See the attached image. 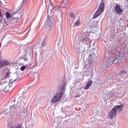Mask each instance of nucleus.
<instances>
[{
    "mask_svg": "<svg viewBox=\"0 0 128 128\" xmlns=\"http://www.w3.org/2000/svg\"><path fill=\"white\" fill-rule=\"evenodd\" d=\"M124 58H128V53L127 51H124V52H117V53L111 58L110 61L104 62L101 65V70H104L106 68H108L112 64H118V60Z\"/></svg>",
    "mask_w": 128,
    "mask_h": 128,
    "instance_id": "nucleus-1",
    "label": "nucleus"
},
{
    "mask_svg": "<svg viewBox=\"0 0 128 128\" xmlns=\"http://www.w3.org/2000/svg\"><path fill=\"white\" fill-rule=\"evenodd\" d=\"M26 92H28L26 91L23 92L22 96H18V99L16 100V104L11 106L9 109L4 110L2 112L3 114L12 116H14V113L16 112L18 110H20V108L22 106V104H24V101L22 100L23 99L24 100V96H26Z\"/></svg>",
    "mask_w": 128,
    "mask_h": 128,
    "instance_id": "nucleus-2",
    "label": "nucleus"
},
{
    "mask_svg": "<svg viewBox=\"0 0 128 128\" xmlns=\"http://www.w3.org/2000/svg\"><path fill=\"white\" fill-rule=\"evenodd\" d=\"M65 86H64V84H62L58 88V90L60 93L57 94L53 97L51 100L52 104H56V102H58L62 100V94H64V92Z\"/></svg>",
    "mask_w": 128,
    "mask_h": 128,
    "instance_id": "nucleus-3",
    "label": "nucleus"
},
{
    "mask_svg": "<svg viewBox=\"0 0 128 128\" xmlns=\"http://www.w3.org/2000/svg\"><path fill=\"white\" fill-rule=\"evenodd\" d=\"M104 10V2H102L100 4L99 8L94 15V18H96L98 16H100V14Z\"/></svg>",
    "mask_w": 128,
    "mask_h": 128,
    "instance_id": "nucleus-4",
    "label": "nucleus"
},
{
    "mask_svg": "<svg viewBox=\"0 0 128 128\" xmlns=\"http://www.w3.org/2000/svg\"><path fill=\"white\" fill-rule=\"evenodd\" d=\"M74 48L76 50L78 54H82V52H84V48H82V46H80V42H78L76 40H74Z\"/></svg>",
    "mask_w": 128,
    "mask_h": 128,
    "instance_id": "nucleus-5",
    "label": "nucleus"
},
{
    "mask_svg": "<svg viewBox=\"0 0 128 128\" xmlns=\"http://www.w3.org/2000/svg\"><path fill=\"white\" fill-rule=\"evenodd\" d=\"M10 66V62L8 60H0V68H2L4 66Z\"/></svg>",
    "mask_w": 128,
    "mask_h": 128,
    "instance_id": "nucleus-6",
    "label": "nucleus"
},
{
    "mask_svg": "<svg viewBox=\"0 0 128 128\" xmlns=\"http://www.w3.org/2000/svg\"><path fill=\"white\" fill-rule=\"evenodd\" d=\"M126 72H128V68L126 66L125 67V68H124V70H122L120 72V73H118V72L116 73L117 76L116 78H120V76H122V74H126Z\"/></svg>",
    "mask_w": 128,
    "mask_h": 128,
    "instance_id": "nucleus-7",
    "label": "nucleus"
},
{
    "mask_svg": "<svg viewBox=\"0 0 128 128\" xmlns=\"http://www.w3.org/2000/svg\"><path fill=\"white\" fill-rule=\"evenodd\" d=\"M109 116L110 118H114V116H116V111L114 108L109 112Z\"/></svg>",
    "mask_w": 128,
    "mask_h": 128,
    "instance_id": "nucleus-8",
    "label": "nucleus"
},
{
    "mask_svg": "<svg viewBox=\"0 0 128 128\" xmlns=\"http://www.w3.org/2000/svg\"><path fill=\"white\" fill-rule=\"evenodd\" d=\"M96 58V54H94V53L91 54L88 56V60L90 61V62H94V60Z\"/></svg>",
    "mask_w": 128,
    "mask_h": 128,
    "instance_id": "nucleus-9",
    "label": "nucleus"
},
{
    "mask_svg": "<svg viewBox=\"0 0 128 128\" xmlns=\"http://www.w3.org/2000/svg\"><path fill=\"white\" fill-rule=\"evenodd\" d=\"M114 108L116 112L118 110L119 112H120L122 110V108H124V104H122L120 106H116Z\"/></svg>",
    "mask_w": 128,
    "mask_h": 128,
    "instance_id": "nucleus-10",
    "label": "nucleus"
},
{
    "mask_svg": "<svg viewBox=\"0 0 128 128\" xmlns=\"http://www.w3.org/2000/svg\"><path fill=\"white\" fill-rule=\"evenodd\" d=\"M12 84H8L6 85V86L4 88V89L3 90L4 92H10V90H12Z\"/></svg>",
    "mask_w": 128,
    "mask_h": 128,
    "instance_id": "nucleus-11",
    "label": "nucleus"
},
{
    "mask_svg": "<svg viewBox=\"0 0 128 128\" xmlns=\"http://www.w3.org/2000/svg\"><path fill=\"white\" fill-rule=\"evenodd\" d=\"M115 10L117 14H122V9L120 8V5H116L115 7Z\"/></svg>",
    "mask_w": 128,
    "mask_h": 128,
    "instance_id": "nucleus-12",
    "label": "nucleus"
},
{
    "mask_svg": "<svg viewBox=\"0 0 128 128\" xmlns=\"http://www.w3.org/2000/svg\"><path fill=\"white\" fill-rule=\"evenodd\" d=\"M18 98V96H16L15 98H12L10 100V104H12V106H14L16 104V100H17Z\"/></svg>",
    "mask_w": 128,
    "mask_h": 128,
    "instance_id": "nucleus-13",
    "label": "nucleus"
},
{
    "mask_svg": "<svg viewBox=\"0 0 128 128\" xmlns=\"http://www.w3.org/2000/svg\"><path fill=\"white\" fill-rule=\"evenodd\" d=\"M92 80H89L85 86V90H88L90 86H92Z\"/></svg>",
    "mask_w": 128,
    "mask_h": 128,
    "instance_id": "nucleus-14",
    "label": "nucleus"
},
{
    "mask_svg": "<svg viewBox=\"0 0 128 128\" xmlns=\"http://www.w3.org/2000/svg\"><path fill=\"white\" fill-rule=\"evenodd\" d=\"M46 42L45 40H43L40 44H39V46L41 50H42L46 46Z\"/></svg>",
    "mask_w": 128,
    "mask_h": 128,
    "instance_id": "nucleus-15",
    "label": "nucleus"
},
{
    "mask_svg": "<svg viewBox=\"0 0 128 128\" xmlns=\"http://www.w3.org/2000/svg\"><path fill=\"white\" fill-rule=\"evenodd\" d=\"M46 24H48V26L52 24V18L50 17H48Z\"/></svg>",
    "mask_w": 128,
    "mask_h": 128,
    "instance_id": "nucleus-16",
    "label": "nucleus"
},
{
    "mask_svg": "<svg viewBox=\"0 0 128 128\" xmlns=\"http://www.w3.org/2000/svg\"><path fill=\"white\" fill-rule=\"evenodd\" d=\"M12 82H8V81H3L2 82V84L3 86H6H6L8 84H12Z\"/></svg>",
    "mask_w": 128,
    "mask_h": 128,
    "instance_id": "nucleus-17",
    "label": "nucleus"
},
{
    "mask_svg": "<svg viewBox=\"0 0 128 128\" xmlns=\"http://www.w3.org/2000/svg\"><path fill=\"white\" fill-rule=\"evenodd\" d=\"M92 44V40L90 38L86 37V44Z\"/></svg>",
    "mask_w": 128,
    "mask_h": 128,
    "instance_id": "nucleus-18",
    "label": "nucleus"
},
{
    "mask_svg": "<svg viewBox=\"0 0 128 128\" xmlns=\"http://www.w3.org/2000/svg\"><path fill=\"white\" fill-rule=\"evenodd\" d=\"M86 38H82L80 40V42H82V44H86Z\"/></svg>",
    "mask_w": 128,
    "mask_h": 128,
    "instance_id": "nucleus-19",
    "label": "nucleus"
},
{
    "mask_svg": "<svg viewBox=\"0 0 128 128\" xmlns=\"http://www.w3.org/2000/svg\"><path fill=\"white\" fill-rule=\"evenodd\" d=\"M12 128H22V126L20 124H17L15 126H11Z\"/></svg>",
    "mask_w": 128,
    "mask_h": 128,
    "instance_id": "nucleus-20",
    "label": "nucleus"
},
{
    "mask_svg": "<svg viewBox=\"0 0 128 128\" xmlns=\"http://www.w3.org/2000/svg\"><path fill=\"white\" fill-rule=\"evenodd\" d=\"M110 94L111 98L112 96H114L116 94V92H114V91H112L110 93Z\"/></svg>",
    "mask_w": 128,
    "mask_h": 128,
    "instance_id": "nucleus-21",
    "label": "nucleus"
},
{
    "mask_svg": "<svg viewBox=\"0 0 128 128\" xmlns=\"http://www.w3.org/2000/svg\"><path fill=\"white\" fill-rule=\"evenodd\" d=\"M6 18H8H8H10V16H11L10 14V12H6Z\"/></svg>",
    "mask_w": 128,
    "mask_h": 128,
    "instance_id": "nucleus-22",
    "label": "nucleus"
},
{
    "mask_svg": "<svg viewBox=\"0 0 128 128\" xmlns=\"http://www.w3.org/2000/svg\"><path fill=\"white\" fill-rule=\"evenodd\" d=\"M10 72H6L5 78H10Z\"/></svg>",
    "mask_w": 128,
    "mask_h": 128,
    "instance_id": "nucleus-23",
    "label": "nucleus"
},
{
    "mask_svg": "<svg viewBox=\"0 0 128 128\" xmlns=\"http://www.w3.org/2000/svg\"><path fill=\"white\" fill-rule=\"evenodd\" d=\"M80 20H78L76 22L74 23V24H75V26H80Z\"/></svg>",
    "mask_w": 128,
    "mask_h": 128,
    "instance_id": "nucleus-24",
    "label": "nucleus"
},
{
    "mask_svg": "<svg viewBox=\"0 0 128 128\" xmlns=\"http://www.w3.org/2000/svg\"><path fill=\"white\" fill-rule=\"evenodd\" d=\"M126 82H128V78H126L122 80V84H126Z\"/></svg>",
    "mask_w": 128,
    "mask_h": 128,
    "instance_id": "nucleus-25",
    "label": "nucleus"
},
{
    "mask_svg": "<svg viewBox=\"0 0 128 128\" xmlns=\"http://www.w3.org/2000/svg\"><path fill=\"white\" fill-rule=\"evenodd\" d=\"M26 68V66H22L21 68H20V70H22V72H24V70Z\"/></svg>",
    "mask_w": 128,
    "mask_h": 128,
    "instance_id": "nucleus-26",
    "label": "nucleus"
},
{
    "mask_svg": "<svg viewBox=\"0 0 128 128\" xmlns=\"http://www.w3.org/2000/svg\"><path fill=\"white\" fill-rule=\"evenodd\" d=\"M32 47H28L26 49V52H32Z\"/></svg>",
    "mask_w": 128,
    "mask_h": 128,
    "instance_id": "nucleus-27",
    "label": "nucleus"
},
{
    "mask_svg": "<svg viewBox=\"0 0 128 128\" xmlns=\"http://www.w3.org/2000/svg\"><path fill=\"white\" fill-rule=\"evenodd\" d=\"M50 6H52L50 5V6H48V12H50H50H52V11H51L52 10V8H50Z\"/></svg>",
    "mask_w": 128,
    "mask_h": 128,
    "instance_id": "nucleus-28",
    "label": "nucleus"
},
{
    "mask_svg": "<svg viewBox=\"0 0 128 128\" xmlns=\"http://www.w3.org/2000/svg\"><path fill=\"white\" fill-rule=\"evenodd\" d=\"M70 16L72 18H74V13H70Z\"/></svg>",
    "mask_w": 128,
    "mask_h": 128,
    "instance_id": "nucleus-29",
    "label": "nucleus"
},
{
    "mask_svg": "<svg viewBox=\"0 0 128 128\" xmlns=\"http://www.w3.org/2000/svg\"><path fill=\"white\" fill-rule=\"evenodd\" d=\"M23 60H24L26 62H28L30 60V59H28V58H23Z\"/></svg>",
    "mask_w": 128,
    "mask_h": 128,
    "instance_id": "nucleus-30",
    "label": "nucleus"
},
{
    "mask_svg": "<svg viewBox=\"0 0 128 128\" xmlns=\"http://www.w3.org/2000/svg\"><path fill=\"white\" fill-rule=\"evenodd\" d=\"M16 18V20H20V18H19L18 16L17 18Z\"/></svg>",
    "mask_w": 128,
    "mask_h": 128,
    "instance_id": "nucleus-31",
    "label": "nucleus"
},
{
    "mask_svg": "<svg viewBox=\"0 0 128 128\" xmlns=\"http://www.w3.org/2000/svg\"><path fill=\"white\" fill-rule=\"evenodd\" d=\"M2 54H0V60H2Z\"/></svg>",
    "mask_w": 128,
    "mask_h": 128,
    "instance_id": "nucleus-32",
    "label": "nucleus"
},
{
    "mask_svg": "<svg viewBox=\"0 0 128 128\" xmlns=\"http://www.w3.org/2000/svg\"><path fill=\"white\" fill-rule=\"evenodd\" d=\"M2 19H1L0 20V25H2Z\"/></svg>",
    "mask_w": 128,
    "mask_h": 128,
    "instance_id": "nucleus-33",
    "label": "nucleus"
},
{
    "mask_svg": "<svg viewBox=\"0 0 128 128\" xmlns=\"http://www.w3.org/2000/svg\"><path fill=\"white\" fill-rule=\"evenodd\" d=\"M2 12H0V16H2Z\"/></svg>",
    "mask_w": 128,
    "mask_h": 128,
    "instance_id": "nucleus-34",
    "label": "nucleus"
},
{
    "mask_svg": "<svg viewBox=\"0 0 128 128\" xmlns=\"http://www.w3.org/2000/svg\"><path fill=\"white\" fill-rule=\"evenodd\" d=\"M108 86H110V82H108V84H107Z\"/></svg>",
    "mask_w": 128,
    "mask_h": 128,
    "instance_id": "nucleus-35",
    "label": "nucleus"
},
{
    "mask_svg": "<svg viewBox=\"0 0 128 128\" xmlns=\"http://www.w3.org/2000/svg\"><path fill=\"white\" fill-rule=\"evenodd\" d=\"M17 76H20V74H17Z\"/></svg>",
    "mask_w": 128,
    "mask_h": 128,
    "instance_id": "nucleus-36",
    "label": "nucleus"
},
{
    "mask_svg": "<svg viewBox=\"0 0 128 128\" xmlns=\"http://www.w3.org/2000/svg\"><path fill=\"white\" fill-rule=\"evenodd\" d=\"M125 1L128 2V0H125Z\"/></svg>",
    "mask_w": 128,
    "mask_h": 128,
    "instance_id": "nucleus-37",
    "label": "nucleus"
},
{
    "mask_svg": "<svg viewBox=\"0 0 128 128\" xmlns=\"http://www.w3.org/2000/svg\"><path fill=\"white\" fill-rule=\"evenodd\" d=\"M16 80H14L13 81V82H16Z\"/></svg>",
    "mask_w": 128,
    "mask_h": 128,
    "instance_id": "nucleus-38",
    "label": "nucleus"
},
{
    "mask_svg": "<svg viewBox=\"0 0 128 128\" xmlns=\"http://www.w3.org/2000/svg\"><path fill=\"white\" fill-rule=\"evenodd\" d=\"M18 14V16H20V14Z\"/></svg>",
    "mask_w": 128,
    "mask_h": 128,
    "instance_id": "nucleus-39",
    "label": "nucleus"
},
{
    "mask_svg": "<svg viewBox=\"0 0 128 128\" xmlns=\"http://www.w3.org/2000/svg\"><path fill=\"white\" fill-rule=\"evenodd\" d=\"M112 78H114V76H113V77H112Z\"/></svg>",
    "mask_w": 128,
    "mask_h": 128,
    "instance_id": "nucleus-40",
    "label": "nucleus"
},
{
    "mask_svg": "<svg viewBox=\"0 0 128 128\" xmlns=\"http://www.w3.org/2000/svg\"><path fill=\"white\" fill-rule=\"evenodd\" d=\"M48 16H50V15L48 14Z\"/></svg>",
    "mask_w": 128,
    "mask_h": 128,
    "instance_id": "nucleus-41",
    "label": "nucleus"
},
{
    "mask_svg": "<svg viewBox=\"0 0 128 128\" xmlns=\"http://www.w3.org/2000/svg\"><path fill=\"white\" fill-rule=\"evenodd\" d=\"M127 26H128V25H127Z\"/></svg>",
    "mask_w": 128,
    "mask_h": 128,
    "instance_id": "nucleus-42",
    "label": "nucleus"
},
{
    "mask_svg": "<svg viewBox=\"0 0 128 128\" xmlns=\"http://www.w3.org/2000/svg\"><path fill=\"white\" fill-rule=\"evenodd\" d=\"M24 0H23V2H24Z\"/></svg>",
    "mask_w": 128,
    "mask_h": 128,
    "instance_id": "nucleus-43",
    "label": "nucleus"
}]
</instances>
